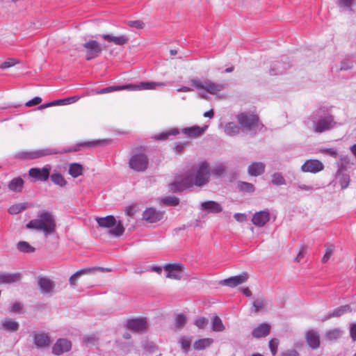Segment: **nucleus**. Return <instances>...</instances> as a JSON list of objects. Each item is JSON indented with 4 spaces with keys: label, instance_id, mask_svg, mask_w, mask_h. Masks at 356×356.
Returning a JSON list of instances; mask_svg holds the SVG:
<instances>
[{
    "label": "nucleus",
    "instance_id": "46",
    "mask_svg": "<svg viewBox=\"0 0 356 356\" xmlns=\"http://www.w3.org/2000/svg\"><path fill=\"white\" fill-rule=\"evenodd\" d=\"M225 168L222 164H219L213 168L211 170H210L211 175L215 176L216 177H220L225 173Z\"/></svg>",
    "mask_w": 356,
    "mask_h": 356
},
{
    "label": "nucleus",
    "instance_id": "57",
    "mask_svg": "<svg viewBox=\"0 0 356 356\" xmlns=\"http://www.w3.org/2000/svg\"><path fill=\"white\" fill-rule=\"evenodd\" d=\"M194 323L199 328H204L208 323V320L204 317H200L195 321Z\"/></svg>",
    "mask_w": 356,
    "mask_h": 356
},
{
    "label": "nucleus",
    "instance_id": "53",
    "mask_svg": "<svg viewBox=\"0 0 356 356\" xmlns=\"http://www.w3.org/2000/svg\"><path fill=\"white\" fill-rule=\"evenodd\" d=\"M264 305V300L263 298H258L255 300L253 303V309L252 310L254 312H258Z\"/></svg>",
    "mask_w": 356,
    "mask_h": 356
},
{
    "label": "nucleus",
    "instance_id": "31",
    "mask_svg": "<svg viewBox=\"0 0 356 356\" xmlns=\"http://www.w3.org/2000/svg\"><path fill=\"white\" fill-rule=\"evenodd\" d=\"M1 327L8 332H16L19 327V325L17 321L13 318H6L1 323Z\"/></svg>",
    "mask_w": 356,
    "mask_h": 356
},
{
    "label": "nucleus",
    "instance_id": "7",
    "mask_svg": "<svg viewBox=\"0 0 356 356\" xmlns=\"http://www.w3.org/2000/svg\"><path fill=\"white\" fill-rule=\"evenodd\" d=\"M191 86L197 90H204L211 95H216L218 92L223 90L226 84L217 83L209 79L203 81L199 79H192L189 81Z\"/></svg>",
    "mask_w": 356,
    "mask_h": 356
},
{
    "label": "nucleus",
    "instance_id": "54",
    "mask_svg": "<svg viewBox=\"0 0 356 356\" xmlns=\"http://www.w3.org/2000/svg\"><path fill=\"white\" fill-rule=\"evenodd\" d=\"M143 347L145 350L149 353H154L156 349V345L153 342L148 341H145L143 342Z\"/></svg>",
    "mask_w": 356,
    "mask_h": 356
},
{
    "label": "nucleus",
    "instance_id": "50",
    "mask_svg": "<svg viewBox=\"0 0 356 356\" xmlns=\"http://www.w3.org/2000/svg\"><path fill=\"white\" fill-rule=\"evenodd\" d=\"M80 97L79 96H72L65 99H58V105H67L77 102Z\"/></svg>",
    "mask_w": 356,
    "mask_h": 356
},
{
    "label": "nucleus",
    "instance_id": "23",
    "mask_svg": "<svg viewBox=\"0 0 356 356\" xmlns=\"http://www.w3.org/2000/svg\"><path fill=\"white\" fill-rule=\"evenodd\" d=\"M21 277L19 273H0V284L15 283L20 281Z\"/></svg>",
    "mask_w": 356,
    "mask_h": 356
},
{
    "label": "nucleus",
    "instance_id": "2",
    "mask_svg": "<svg viewBox=\"0 0 356 356\" xmlns=\"http://www.w3.org/2000/svg\"><path fill=\"white\" fill-rule=\"evenodd\" d=\"M26 227L42 231L44 236H47L55 232L56 222L51 213L42 211L38 213L37 218L29 221Z\"/></svg>",
    "mask_w": 356,
    "mask_h": 356
},
{
    "label": "nucleus",
    "instance_id": "42",
    "mask_svg": "<svg viewBox=\"0 0 356 356\" xmlns=\"http://www.w3.org/2000/svg\"><path fill=\"white\" fill-rule=\"evenodd\" d=\"M17 248L20 252L24 253H30L35 251V248L26 241L18 242Z\"/></svg>",
    "mask_w": 356,
    "mask_h": 356
},
{
    "label": "nucleus",
    "instance_id": "26",
    "mask_svg": "<svg viewBox=\"0 0 356 356\" xmlns=\"http://www.w3.org/2000/svg\"><path fill=\"white\" fill-rule=\"evenodd\" d=\"M96 270H101L102 271H105V269L104 268L100 267H93V268H83L78 271H76L75 273H74L69 279V283L72 286H75L76 284L77 280L79 278L80 276L85 275L90 271ZM106 271H108V269H106Z\"/></svg>",
    "mask_w": 356,
    "mask_h": 356
},
{
    "label": "nucleus",
    "instance_id": "18",
    "mask_svg": "<svg viewBox=\"0 0 356 356\" xmlns=\"http://www.w3.org/2000/svg\"><path fill=\"white\" fill-rule=\"evenodd\" d=\"M147 326V321L145 318H134L127 321V327L134 332H145Z\"/></svg>",
    "mask_w": 356,
    "mask_h": 356
},
{
    "label": "nucleus",
    "instance_id": "15",
    "mask_svg": "<svg viewBox=\"0 0 356 356\" xmlns=\"http://www.w3.org/2000/svg\"><path fill=\"white\" fill-rule=\"evenodd\" d=\"M248 279V275L246 272H243L241 274L230 277L227 279L220 281V284L227 286L229 287H235L245 282Z\"/></svg>",
    "mask_w": 356,
    "mask_h": 356
},
{
    "label": "nucleus",
    "instance_id": "37",
    "mask_svg": "<svg viewBox=\"0 0 356 356\" xmlns=\"http://www.w3.org/2000/svg\"><path fill=\"white\" fill-rule=\"evenodd\" d=\"M343 331L340 328H334L328 330L325 334L326 339L329 341L337 340L342 335Z\"/></svg>",
    "mask_w": 356,
    "mask_h": 356
},
{
    "label": "nucleus",
    "instance_id": "6",
    "mask_svg": "<svg viewBox=\"0 0 356 356\" xmlns=\"http://www.w3.org/2000/svg\"><path fill=\"white\" fill-rule=\"evenodd\" d=\"M238 122L246 131L251 134H256L259 127H263L259 122V118L257 115L247 113H241L236 116Z\"/></svg>",
    "mask_w": 356,
    "mask_h": 356
},
{
    "label": "nucleus",
    "instance_id": "56",
    "mask_svg": "<svg viewBox=\"0 0 356 356\" xmlns=\"http://www.w3.org/2000/svg\"><path fill=\"white\" fill-rule=\"evenodd\" d=\"M83 341L87 345H95L97 341V338L95 334L88 335L84 337Z\"/></svg>",
    "mask_w": 356,
    "mask_h": 356
},
{
    "label": "nucleus",
    "instance_id": "27",
    "mask_svg": "<svg viewBox=\"0 0 356 356\" xmlns=\"http://www.w3.org/2000/svg\"><path fill=\"white\" fill-rule=\"evenodd\" d=\"M265 171V164L262 162H254L251 163L248 168V172L250 175L257 177L262 175Z\"/></svg>",
    "mask_w": 356,
    "mask_h": 356
},
{
    "label": "nucleus",
    "instance_id": "49",
    "mask_svg": "<svg viewBox=\"0 0 356 356\" xmlns=\"http://www.w3.org/2000/svg\"><path fill=\"white\" fill-rule=\"evenodd\" d=\"M268 346L272 355L275 356L277 353L279 340L276 338L270 339L269 341Z\"/></svg>",
    "mask_w": 356,
    "mask_h": 356
},
{
    "label": "nucleus",
    "instance_id": "36",
    "mask_svg": "<svg viewBox=\"0 0 356 356\" xmlns=\"http://www.w3.org/2000/svg\"><path fill=\"white\" fill-rule=\"evenodd\" d=\"M83 173V166L77 163L70 165L69 174L74 178L78 177Z\"/></svg>",
    "mask_w": 356,
    "mask_h": 356
},
{
    "label": "nucleus",
    "instance_id": "25",
    "mask_svg": "<svg viewBox=\"0 0 356 356\" xmlns=\"http://www.w3.org/2000/svg\"><path fill=\"white\" fill-rule=\"evenodd\" d=\"M306 340L310 348L317 349L320 346V337L318 332L309 330L306 333Z\"/></svg>",
    "mask_w": 356,
    "mask_h": 356
},
{
    "label": "nucleus",
    "instance_id": "64",
    "mask_svg": "<svg viewBox=\"0 0 356 356\" xmlns=\"http://www.w3.org/2000/svg\"><path fill=\"white\" fill-rule=\"evenodd\" d=\"M341 163L339 170H341L342 168H346L348 165L350 163V159L348 156H341Z\"/></svg>",
    "mask_w": 356,
    "mask_h": 356
},
{
    "label": "nucleus",
    "instance_id": "63",
    "mask_svg": "<svg viewBox=\"0 0 356 356\" xmlns=\"http://www.w3.org/2000/svg\"><path fill=\"white\" fill-rule=\"evenodd\" d=\"M182 272H176V271H170L168 272L166 275L167 277L174 279V280H180L181 278V273Z\"/></svg>",
    "mask_w": 356,
    "mask_h": 356
},
{
    "label": "nucleus",
    "instance_id": "59",
    "mask_svg": "<svg viewBox=\"0 0 356 356\" xmlns=\"http://www.w3.org/2000/svg\"><path fill=\"white\" fill-rule=\"evenodd\" d=\"M42 102V98L40 97H35L32 99L26 102L25 105L28 107L38 105Z\"/></svg>",
    "mask_w": 356,
    "mask_h": 356
},
{
    "label": "nucleus",
    "instance_id": "43",
    "mask_svg": "<svg viewBox=\"0 0 356 356\" xmlns=\"http://www.w3.org/2000/svg\"><path fill=\"white\" fill-rule=\"evenodd\" d=\"M163 268L167 272H183L184 269V266L181 263L168 264L165 265L163 266Z\"/></svg>",
    "mask_w": 356,
    "mask_h": 356
},
{
    "label": "nucleus",
    "instance_id": "38",
    "mask_svg": "<svg viewBox=\"0 0 356 356\" xmlns=\"http://www.w3.org/2000/svg\"><path fill=\"white\" fill-rule=\"evenodd\" d=\"M337 175L339 178V183L342 189H345L348 187L350 184V176L347 174L341 173V170H339L337 172Z\"/></svg>",
    "mask_w": 356,
    "mask_h": 356
},
{
    "label": "nucleus",
    "instance_id": "48",
    "mask_svg": "<svg viewBox=\"0 0 356 356\" xmlns=\"http://www.w3.org/2000/svg\"><path fill=\"white\" fill-rule=\"evenodd\" d=\"M25 209H26V206L24 204H23V203L16 204L12 205L11 207H9L8 212L13 215L17 214V213L22 212V211H24Z\"/></svg>",
    "mask_w": 356,
    "mask_h": 356
},
{
    "label": "nucleus",
    "instance_id": "62",
    "mask_svg": "<svg viewBox=\"0 0 356 356\" xmlns=\"http://www.w3.org/2000/svg\"><path fill=\"white\" fill-rule=\"evenodd\" d=\"M129 25L131 27H134V28L140 29L144 27L145 24L142 21L136 20V21L129 22Z\"/></svg>",
    "mask_w": 356,
    "mask_h": 356
},
{
    "label": "nucleus",
    "instance_id": "30",
    "mask_svg": "<svg viewBox=\"0 0 356 356\" xmlns=\"http://www.w3.org/2000/svg\"><path fill=\"white\" fill-rule=\"evenodd\" d=\"M207 128V126H204L203 127L193 126L183 129L182 132L189 136L195 137L202 135L205 131Z\"/></svg>",
    "mask_w": 356,
    "mask_h": 356
},
{
    "label": "nucleus",
    "instance_id": "20",
    "mask_svg": "<svg viewBox=\"0 0 356 356\" xmlns=\"http://www.w3.org/2000/svg\"><path fill=\"white\" fill-rule=\"evenodd\" d=\"M99 37L108 42L119 46L124 45L129 42V38L125 35L115 36L112 34L104 33L99 35Z\"/></svg>",
    "mask_w": 356,
    "mask_h": 356
},
{
    "label": "nucleus",
    "instance_id": "55",
    "mask_svg": "<svg viewBox=\"0 0 356 356\" xmlns=\"http://www.w3.org/2000/svg\"><path fill=\"white\" fill-rule=\"evenodd\" d=\"M353 67V63L349 59H344L341 63V70H348Z\"/></svg>",
    "mask_w": 356,
    "mask_h": 356
},
{
    "label": "nucleus",
    "instance_id": "47",
    "mask_svg": "<svg viewBox=\"0 0 356 356\" xmlns=\"http://www.w3.org/2000/svg\"><path fill=\"white\" fill-rule=\"evenodd\" d=\"M186 323V317L183 314H179L175 318V327L181 329Z\"/></svg>",
    "mask_w": 356,
    "mask_h": 356
},
{
    "label": "nucleus",
    "instance_id": "17",
    "mask_svg": "<svg viewBox=\"0 0 356 356\" xmlns=\"http://www.w3.org/2000/svg\"><path fill=\"white\" fill-rule=\"evenodd\" d=\"M163 217V212L153 207L147 208L143 213V218L149 223L156 222Z\"/></svg>",
    "mask_w": 356,
    "mask_h": 356
},
{
    "label": "nucleus",
    "instance_id": "22",
    "mask_svg": "<svg viewBox=\"0 0 356 356\" xmlns=\"http://www.w3.org/2000/svg\"><path fill=\"white\" fill-rule=\"evenodd\" d=\"M201 209L207 213H218L222 211V207L217 202L210 200L202 202Z\"/></svg>",
    "mask_w": 356,
    "mask_h": 356
},
{
    "label": "nucleus",
    "instance_id": "32",
    "mask_svg": "<svg viewBox=\"0 0 356 356\" xmlns=\"http://www.w3.org/2000/svg\"><path fill=\"white\" fill-rule=\"evenodd\" d=\"M289 67V64L286 63H281L280 61H276L274 63L271 67L270 74V75H277L281 74L283 72Z\"/></svg>",
    "mask_w": 356,
    "mask_h": 356
},
{
    "label": "nucleus",
    "instance_id": "16",
    "mask_svg": "<svg viewBox=\"0 0 356 356\" xmlns=\"http://www.w3.org/2000/svg\"><path fill=\"white\" fill-rule=\"evenodd\" d=\"M324 165L318 160H307L301 166V170L304 172L317 173L323 170Z\"/></svg>",
    "mask_w": 356,
    "mask_h": 356
},
{
    "label": "nucleus",
    "instance_id": "41",
    "mask_svg": "<svg viewBox=\"0 0 356 356\" xmlns=\"http://www.w3.org/2000/svg\"><path fill=\"white\" fill-rule=\"evenodd\" d=\"M238 188L243 193H252L254 191V186L252 184L245 181H238Z\"/></svg>",
    "mask_w": 356,
    "mask_h": 356
},
{
    "label": "nucleus",
    "instance_id": "21",
    "mask_svg": "<svg viewBox=\"0 0 356 356\" xmlns=\"http://www.w3.org/2000/svg\"><path fill=\"white\" fill-rule=\"evenodd\" d=\"M270 220V213L267 210L256 212L252 218V223L257 227L264 226Z\"/></svg>",
    "mask_w": 356,
    "mask_h": 356
},
{
    "label": "nucleus",
    "instance_id": "40",
    "mask_svg": "<svg viewBox=\"0 0 356 356\" xmlns=\"http://www.w3.org/2000/svg\"><path fill=\"white\" fill-rule=\"evenodd\" d=\"M356 0H338L337 2V6L341 10H352V6L355 3Z\"/></svg>",
    "mask_w": 356,
    "mask_h": 356
},
{
    "label": "nucleus",
    "instance_id": "52",
    "mask_svg": "<svg viewBox=\"0 0 356 356\" xmlns=\"http://www.w3.org/2000/svg\"><path fill=\"white\" fill-rule=\"evenodd\" d=\"M162 202L164 204L170 205V206H177L179 203V198L176 197H167L162 200Z\"/></svg>",
    "mask_w": 356,
    "mask_h": 356
},
{
    "label": "nucleus",
    "instance_id": "28",
    "mask_svg": "<svg viewBox=\"0 0 356 356\" xmlns=\"http://www.w3.org/2000/svg\"><path fill=\"white\" fill-rule=\"evenodd\" d=\"M24 184V182L22 177H15L10 181H9L8 188L11 191L19 193L23 189Z\"/></svg>",
    "mask_w": 356,
    "mask_h": 356
},
{
    "label": "nucleus",
    "instance_id": "10",
    "mask_svg": "<svg viewBox=\"0 0 356 356\" xmlns=\"http://www.w3.org/2000/svg\"><path fill=\"white\" fill-rule=\"evenodd\" d=\"M82 47L86 49V59L90 60L97 58L103 51L101 44L95 40H90L83 43Z\"/></svg>",
    "mask_w": 356,
    "mask_h": 356
},
{
    "label": "nucleus",
    "instance_id": "4",
    "mask_svg": "<svg viewBox=\"0 0 356 356\" xmlns=\"http://www.w3.org/2000/svg\"><path fill=\"white\" fill-rule=\"evenodd\" d=\"M165 86H166V84L163 82L145 81V82H141L138 85L127 84V85H122V86H108L106 88L99 89V90H94V94L102 95V94L113 92L115 91L122 90H124V89H127L129 90H153L156 88V86L164 87Z\"/></svg>",
    "mask_w": 356,
    "mask_h": 356
},
{
    "label": "nucleus",
    "instance_id": "58",
    "mask_svg": "<svg viewBox=\"0 0 356 356\" xmlns=\"http://www.w3.org/2000/svg\"><path fill=\"white\" fill-rule=\"evenodd\" d=\"M16 63H17V62L15 59L10 58V59H8L7 60L3 62L1 64L0 67L1 69H7V68L14 66Z\"/></svg>",
    "mask_w": 356,
    "mask_h": 356
},
{
    "label": "nucleus",
    "instance_id": "51",
    "mask_svg": "<svg viewBox=\"0 0 356 356\" xmlns=\"http://www.w3.org/2000/svg\"><path fill=\"white\" fill-rule=\"evenodd\" d=\"M334 250V245H329L326 246L325 253L322 258L323 263H326L329 260L331 255L333 254Z\"/></svg>",
    "mask_w": 356,
    "mask_h": 356
},
{
    "label": "nucleus",
    "instance_id": "9",
    "mask_svg": "<svg viewBox=\"0 0 356 356\" xmlns=\"http://www.w3.org/2000/svg\"><path fill=\"white\" fill-rule=\"evenodd\" d=\"M193 185V173H186L171 183L169 190L173 193H179L191 188Z\"/></svg>",
    "mask_w": 356,
    "mask_h": 356
},
{
    "label": "nucleus",
    "instance_id": "45",
    "mask_svg": "<svg viewBox=\"0 0 356 356\" xmlns=\"http://www.w3.org/2000/svg\"><path fill=\"white\" fill-rule=\"evenodd\" d=\"M272 183L276 186H281L286 184V181L281 173L275 172L272 175Z\"/></svg>",
    "mask_w": 356,
    "mask_h": 356
},
{
    "label": "nucleus",
    "instance_id": "8",
    "mask_svg": "<svg viewBox=\"0 0 356 356\" xmlns=\"http://www.w3.org/2000/svg\"><path fill=\"white\" fill-rule=\"evenodd\" d=\"M211 176L209 165L206 161L200 162L195 168V175H193V184L197 186L206 185Z\"/></svg>",
    "mask_w": 356,
    "mask_h": 356
},
{
    "label": "nucleus",
    "instance_id": "39",
    "mask_svg": "<svg viewBox=\"0 0 356 356\" xmlns=\"http://www.w3.org/2000/svg\"><path fill=\"white\" fill-rule=\"evenodd\" d=\"M52 182L60 187H63L67 184V181L60 173H53L51 176Z\"/></svg>",
    "mask_w": 356,
    "mask_h": 356
},
{
    "label": "nucleus",
    "instance_id": "60",
    "mask_svg": "<svg viewBox=\"0 0 356 356\" xmlns=\"http://www.w3.org/2000/svg\"><path fill=\"white\" fill-rule=\"evenodd\" d=\"M22 309V305L19 302H15L12 304V305L10 307V311L11 312H18L21 313Z\"/></svg>",
    "mask_w": 356,
    "mask_h": 356
},
{
    "label": "nucleus",
    "instance_id": "12",
    "mask_svg": "<svg viewBox=\"0 0 356 356\" xmlns=\"http://www.w3.org/2000/svg\"><path fill=\"white\" fill-rule=\"evenodd\" d=\"M51 165H45L43 168H31L29 170V176L34 181H46L50 176Z\"/></svg>",
    "mask_w": 356,
    "mask_h": 356
},
{
    "label": "nucleus",
    "instance_id": "61",
    "mask_svg": "<svg viewBox=\"0 0 356 356\" xmlns=\"http://www.w3.org/2000/svg\"><path fill=\"white\" fill-rule=\"evenodd\" d=\"M280 356H299V353L295 349H288L283 351Z\"/></svg>",
    "mask_w": 356,
    "mask_h": 356
},
{
    "label": "nucleus",
    "instance_id": "19",
    "mask_svg": "<svg viewBox=\"0 0 356 356\" xmlns=\"http://www.w3.org/2000/svg\"><path fill=\"white\" fill-rule=\"evenodd\" d=\"M72 348L71 341L66 339H58L52 347V353L56 355H60L68 352Z\"/></svg>",
    "mask_w": 356,
    "mask_h": 356
},
{
    "label": "nucleus",
    "instance_id": "11",
    "mask_svg": "<svg viewBox=\"0 0 356 356\" xmlns=\"http://www.w3.org/2000/svg\"><path fill=\"white\" fill-rule=\"evenodd\" d=\"M129 165L135 171L143 172L147 168L148 159L145 154H136L129 159Z\"/></svg>",
    "mask_w": 356,
    "mask_h": 356
},
{
    "label": "nucleus",
    "instance_id": "14",
    "mask_svg": "<svg viewBox=\"0 0 356 356\" xmlns=\"http://www.w3.org/2000/svg\"><path fill=\"white\" fill-rule=\"evenodd\" d=\"M38 286L42 294L48 295L54 292L55 284L50 278L40 275L38 277Z\"/></svg>",
    "mask_w": 356,
    "mask_h": 356
},
{
    "label": "nucleus",
    "instance_id": "44",
    "mask_svg": "<svg viewBox=\"0 0 356 356\" xmlns=\"http://www.w3.org/2000/svg\"><path fill=\"white\" fill-rule=\"evenodd\" d=\"M212 330L215 332H221L225 330L222 320L218 316H214L212 318Z\"/></svg>",
    "mask_w": 356,
    "mask_h": 356
},
{
    "label": "nucleus",
    "instance_id": "24",
    "mask_svg": "<svg viewBox=\"0 0 356 356\" xmlns=\"http://www.w3.org/2000/svg\"><path fill=\"white\" fill-rule=\"evenodd\" d=\"M270 331V326L269 324L263 323L259 324L257 327L254 328L252 331V335L254 338L265 337L268 335Z\"/></svg>",
    "mask_w": 356,
    "mask_h": 356
},
{
    "label": "nucleus",
    "instance_id": "29",
    "mask_svg": "<svg viewBox=\"0 0 356 356\" xmlns=\"http://www.w3.org/2000/svg\"><path fill=\"white\" fill-rule=\"evenodd\" d=\"M350 310H351L350 307L348 305L341 306V307L332 310V312H330L326 316H325L323 318V321H326V320H328L333 317L341 316L343 314L350 312Z\"/></svg>",
    "mask_w": 356,
    "mask_h": 356
},
{
    "label": "nucleus",
    "instance_id": "35",
    "mask_svg": "<svg viewBox=\"0 0 356 356\" xmlns=\"http://www.w3.org/2000/svg\"><path fill=\"white\" fill-rule=\"evenodd\" d=\"M179 134V131L177 128H172L169 130L165 131L160 133L159 134L155 135L154 138L156 140H166L171 136H176Z\"/></svg>",
    "mask_w": 356,
    "mask_h": 356
},
{
    "label": "nucleus",
    "instance_id": "34",
    "mask_svg": "<svg viewBox=\"0 0 356 356\" xmlns=\"http://www.w3.org/2000/svg\"><path fill=\"white\" fill-rule=\"evenodd\" d=\"M213 342V340L211 338H204L199 339L193 343V348L195 350H203L209 346H210L212 343Z\"/></svg>",
    "mask_w": 356,
    "mask_h": 356
},
{
    "label": "nucleus",
    "instance_id": "1",
    "mask_svg": "<svg viewBox=\"0 0 356 356\" xmlns=\"http://www.w3.org/2000/svg\"><path fill=\"white\" fill-rule=\"evenodd\" d=\"M106 140H95L92 141L81 142L75 145L66 148H45L42 149H36L33 151H21L16 154L15 157L21 159H35L49 155L65 154L68 152H78L82 147H91L106 144Z\"/></svg>",
    "mask_w": 356,
    "mask_h": 356
},
{
    "label": "nucleus",
    "instance_id": "3",
    "mask_svg": "<svg viewBox=\"0 0 356 356\" xmlns=\"http://www.w3.org/2000/svg\"><path fill=\"white\" fill-rule=\"evenodd\" d=\"M313 129L315 132L322 133L333 128L336 122L326 107H321L312 115Z\"/></svg>",
    "mask_w": 356,
    "mask_h": 356
},
{
    "label": "nucleus",
    "instance_id": "5",
    "mask_svg": "<svg viewBox=\"0 0 356 356\" xmlns=\"http://www.w3.org/2000/svg\"><path fill=\"white\" fill-rule=\"evenodd\" d=\"M97 222L101 227L112 228L109 230V234L112 236L118 237L123 234L124 227L120 220L118 221L113 216H107L103 218H97Z\"/></svg>",
    "mask_w": 356,
    "mask_h": 356
},
{
    "label": "nucleus",
    "instance_id": "13",
    "mask_svg": "<svg viewBox=\"0 0 356 356\" xmlns=\"http://www.w3.org/2000/svg\"><path fill=\"white\" fill-rule=\"evenodd\" d=\"M35 346L38 349L48 347L51 343V338L49 333L44 331H33L31 334Z\"/></svg>",
    "mask_w": 356,
    "mask_h": 356
},
{
    "label": "nucleus",
    "instance_id": "33",
    "mask_svg": "<svg viewBox=\"0 0 356 356\" xmlns=\"http://www.w3.org/2000/svg\"><path fill=\"white\" fill-rule=\"evenodd\" d=\"M224 131L227 136L233 137L240 133V127L235 122H230L225 124Z\"/></svg>",
    "mask_w": 356,
    "mask_h": 356
}]
</instances>
